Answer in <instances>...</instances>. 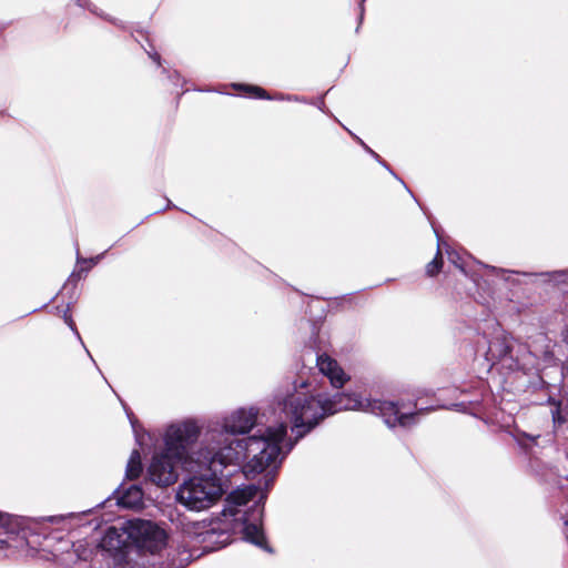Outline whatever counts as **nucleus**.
I'll use <instances>...</instances> for the list:
<instances>
[{"label": "nucleus", "instance_id": "nucleus-12", "mask_svg": "<svg viewBox=\"0 0 568 568\" xmlns=\"http://www.w3.org/2000/svg\"><path fill=\"white\" fill-rule=\"evenodd\" d=\"M93 555V549L84 541L73 544V549L69 554L70 557L75 556L78 560L88 561Z\"/></svg>", "mask_w": 568, "mask_h": 568}, {"label": "nucleus", "instance_id": "nucleus-4", "mask_svg": "<svg viewBox=\"0 0 568 568\" xmlns=\"http://www.w3.org/2000/svg\"><path fill=\"white\" fill-rule=\"evenodd\" d=\"M257 488L253 485L237 488L232 491L223 509L225 521L230 520L234 530H240L243 538L258 547L265 548V538L261 529L263 507L254 503L250 508H244L255 496Z\"/></svg>", "mask_w": 568, "mask_h": 568}, {"label": "nucleus", "instance_id": "nucleus-18", "mask_svg": "<svg viewBox=\"0 0 568 568\" xmlns=\"http://www.w3.org/2000/svg\"><path fill=\"white\" fill-rule=\"evenodd\" d=\"M565 526H566V528H567L566 539H567V541H568V519L565 521Z\"/></svg>", "mask_w": 568, "mask_h": 568}, {"label": "nucleus", "instance_id": "nucleus-1", "mask_svg": "<svg viewBox=\"0 0 568 568\" xmlns=\"http://www.w3.org/2000/svg\"><path fill=\"white\" fill-rule=\"evenodd\" d=\"M286 424L280 423L257 429L256 434L236 440L219 450L203 449L196 462L206 465L211 474L194 475L185 479L178 489V501L190 510L202 511L212 507L224 489L217 473L227 465L246 459L243 473L253 477L268 467L276 468L294 443L286 439Z\"/></svg>", "mask_w": 568, "mask_h": 568}, {"label": "nucleus", "instance_id": "nucleus-3", "mask_svg": "<svg viewBox=\"0 0 568 568\" xmlns=\"http://www.w3.org/2000/svg\"><path fill=\"white\" fill-rule=\"evenodd\" d=\"M201 429L195 420L186 419L171 424L164 434V449L155 454L148 468L149 479L158 486H170L178 479V466L186 462L189 448Z\"/></svg>", "mask_w": 568, "mask_h": 568}, {"label": "nucleus", "instance_id": "nucleus-2", "mask_svg": "<svg viewBox=\"0 0 568 568\" xmlns=\"http://www.w3.org/2000/svg\"><path fill=\"white\" fill-rule=\"evenodd\" d=\"M367 399L356 394H337L327 398L316 394L313 385L303 381L276 397L277 407L292 424V432L301 438L317 426L325 417L341 410L356 409L368 412Z\"/></svg>", "mask_w": 568, "mask_h": 568}, {"label": "nucleus", "instance_id": "nucleus-17", "mask_svg": "<svg viewBox=\"0 0 568 568\" xmlns=\"http://www.w3.org/2000/svg\"><path fill=\"white\" fill-rule=\"evenodd\" d=\"M509 352H510L509 346H505L503 352L500 353V357L501 358L506 357Z\"/></svg>", "mask_w": 568, "mask_h": 568}, {"label": "nucleus", "instance_id": "nucleus-5", "mask_svg": "<svg viewBox=\"0 0 568 568\" xmlns=\"http://www.w3.org/2000/svg\"><path fill=\"white\" fill-rule=\"evenodd\" d=\"M257 414L254 407L239 408L225 416L221 423L210 425L204 436L205 449L215 448L216 452L236 442L237 439L229 440L226 436L248 433L257 423Z\"/></svg>", "mask_w": 568, "mask_h": 568}, {"label": "nucleus", "instance_id": "nucleus-9", "mask_svg": "<svg viewBox=\"0 0 568 568\" xmlns=\"http://www.w3.org/2000/svg\"><path fill=\"white\" fill-rule=\"evenodd\" d=\"M316 364L320 372L329 379L333 387L339 388L349 379L337 362L326 354L318 355Z\"/></svg>", "mask_w": 568, "mask_h": 568}, {"label": "nucleus", "instance_id": "nucleus-20", "mask_svg": "<svg viewBox=\"0 0 568 568\" xmlns=\"http://www.w3.org/2000/svg\"><path fill=\"white\" fill-rule=\"evenodd\" d=\"M489 352L494 355V346H490Z\"/></svg>", "mask_w": 568, "mask_h": 568}, {"label": "nucleus", "instance_id": "nucleus-14", "mask_svg": "<svg viewBox=\"0 0 568 568\" xmlns=\"http://www.w3.org/2000/svg\"><path fill=\"white\" fill-rule=\"evenodd\" d=\"M234 88L243 89V90H245L248 93H254L258 98H264V99L268 98L266 95V92L262 88H260V87L234 84Z\"/></svg>", "mask_w": 568, "mask_h": 568}, {"label": "nucleus", "instance_id": "nucleus-11", "mask_svg": "<svg viewBox=\"0 0 568 568\" xmlns=\"http://www.w3.org/2000/svg\"><path fill=\"white\" fill-rule=\"evenodd\" d=\"M142 473V463L139 450L134 449L129 458L125 476L129 479H136Z\"/></svg>", "mask_w": 568, "mask_h": 568}, {"label": "nucleus", "instance_id": "nucleus-16", "mask_svg": "<svg viewBox=\"0 0 568 568\" xmlns=\"http://www.w3.org/2000/svg\"><path fill=\"white\" fill-rule=\"evenodd\" d=\"M64 321H65V323L68 324V326H69L72 331H74V332L77 333V335L79 336V333L75 331L74 322L72 321L71 316H69V315H67V314H65V315H64Z\"/></svg>", "mask_w": 568, "mask_h": 568}, {"label": "nucleus", "instance_id": "nucleus-6", "mask_svg": "<svg viewBox=\"0 0 568 568\" xmlns=\"http://www.w3.org/2000/svg\"><path fill=\"white\" fill-rule=\"evenodd\" d=\"M126 538L144 552L159 554L166 547L168 534L158 524L145 519H130L125 521Z\"/></svg>", "mask_w": 568, "mask_h": 568}, {"label": "nucleus", "instance_id": "nucleus-7", "mask_svg": "<svg viewBox=\"0 0 568 568\" xmlns=\"http://www.w3.org/2000/svg\"><path fill=\"white\" fill-rule=\"evenodd\" d=\"M129 540L124 521L120 527H109L101 538L98 548L106 556L113 558L116 565H120L125 559Z\"/></svg>", "mask_w": 568, "mask_h": 568}, {"label": "nucleus", "instance_id": "nucleus-19", "mask_svg": "<svg viewBox=\"0 0 568 568\" xmlns=\"http://www.w3.org/2000/svg\"><path fill=\"white\" fill-rule=\"evenodd\" d=\"M3 524V516L0 514V526Z\"/></svg>", "mask_w": 568, "mask_h": 568}, {"label": "nucleus", "instance_id": "nucleus-15", "mask_svg": "<svg viewBox=\"0 0 568 568\" xmlns=\"http://www.w3.org/2000/svg\"><path fill=\"white\" fill-rule=\"evenodd\" d=\"M554 281L558 283H567L568 284V270L567 271H556L551 274Z\"/></svg>", "mask_w": 568, "mask_h": 568}, {"label": "nucleus", "instance_id": "nucleus-8", "mask_svg": "<svg viewBox=\"0 0 568 568\" xmlns=\"http://www.w3.org/2000/svg\"><path fill=\"white\" fill-rule=\"evenodd\" d=\"M366 405L369 406L368 412L382 416L389 427L397 425L408 426L416 415V413L403 412L402 408L393 402L374 399L366 400Z\"/></svg>", "mask_w": 568, "mask_h": 568}, {"label": "nucleus", "instance_id": "nucleus-13", "mask_svg": "<svg viewBox=\"0 0 568 568\" xmlns=\"http://www.w3.org/2000/svg\"><path fill=\"white\" fill-rule=\"evenodd\" d=\"M440 267H442V258H440V252L438 251L436 257L427 264L426 272L429 276H434L435 274H437L439 272Z\"/></svg>", "mask_w": 568, "mask_h": 568}, {"label": "nucleus", "instance_id": "nucleus-10", "mask_svg": "<svg viewBox=\"0 0 568 568\" xmlns=\"http://www.w3.org/2000/svg\"><path fill=\"white\" fill-rule=\"evenodd\" d=\"M143 491L139 486H131L122 493L119 498L120 505L128 508H135L142 505Z\"/></svg>", "mask_w": 568, "mask_h": 568}]
</instances>
